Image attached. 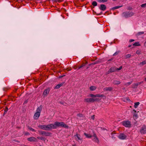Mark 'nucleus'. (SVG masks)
Here are the masks:
<instances>
[{
    "instance_id": "44",
    "label": "nucleus",
    "mask_w": 146,
    "mask_h": 146,
    "mask_svg": "<svg viewBox=\"0 0 146 146\" xmlns=\"http://www.w3.org/2000/svg\"><path fill=\"white\" fill-rule=\"evenodd\" d=\"M91 117L92 119L94 120V115H93Z\"/></svg>"
},
{
    "instance_id": "62",
    "label": "nucleus",
    "mask_w": 146,
    "mask_h": 146,
    "mask_svg": "<svg viewBox=\"0 0 146 146\" xmlns=\"http://www.w3.org/2000/svg\"><path fill=\"white\" fill-rule=\"evenodd\" d=\"M102 14V13H101L100 14V15H101Z\"/></svg>"
},
{
    "instance_id": "61",
    "label": "nucleus",
    "mask_w": 146,
    "mask_h": 146,
    "mask_svg": "<svg viewBox=\"0 0 146 146\" xmlns=\"http://www.w3.org/2000/svg\"><path fill=\"white\" fill-rule=\"evenodd\" d=\"M94 136H95V137L96 136V134H94Z\"/></svg>"
},
{
    "instance_id": "58",
    "label": "nucleus",
    "mask_w": 146,
    "mask_h": 146,
    "mask_svg": "<svg viewBox=\"0 0 146 146\" xmlns=\"http://www.w3.org/2000/svg\"><path fill=\"white\" fill-rule=\"evenodd\" d=\"M72 146H76V145H72Z\"/></svg>"
},
{
    "instance_id": "20",
    "label": "nucleus",
    "mask_w": 146,
    "mask_h": 146,
    "mask_svg": "<svg viewBox=\"0 0 146 146\" xmlns=\"http://www.w3.org/2000/svg\"><path fill=\"white\" fill-rule=\"evenodd\" d=\"M120 81L118 80H115L113 81V83L115 85L119 84H120Z\"/></svg>"
},
{
    "instance_id": "60",
    "label": "nucleus",
    "mask_w": 146,
    "mask_h": 146,
    "mask_svg": "<svg viewBox=\"0 0 146 146\" xmlns=\"http://www.w3.org/2000/svg\"><path fill=\"white\" fill-rule=\"evenodd\" d=\"M145 80L146 81V78L145 79Z\"/></svg>"
},
{
    "instance_id": "7",
    "label": "nucleus",
    "mask_w": 146,
    "mask_h": 146,
    "mask_svg": "<svg viewBox=\"0 0 146 146\" xmlns=\"http://www.w3.org/2000/svg\"><path fill=\"white\" fill-rule=\"evenodd\" d=\"M27 139L30 142H37V139L36 138H35L34 137H30L28 138Z\"/></svg>"
},
{
    "instance_id": "29",
    "label": "nucleus",
    "mask_w": 146,
    "mask_h": 146,
    "mask_svg": "<svg viewBox=\"0 0 146 146\" xmlns=\"http://www.w3.org/2000/svg\"><path fill=\"white\" fill-rule=\"evenodd\" d=\"M28 129H29L30 130L32 131H35V132L36 131V130L32 128V127H28Z\"/></svg>"
},
{
    "instance_id": "49",
    "label": "nucleus",
    "mask_w": 146,
    "mask_h": 146,
    "mask_svg": "<svg viewBox=\"0 0 146 146\" xmlns=\"http://www.w3.org/2000/svg\"><path fill=\"white\" fill-rule=\"evenodd\" d=\"M134 41V40L131 39L129 41L130 42H132L133 41Z\"/></svg>"
},
{
    "instance_id": "28",
    "label": "nucleus",
    "mask_w": 146,
    "mask_h": 146,
    "mask_svg": "<svg viewBox=\"0 0 146 146\" xmlns=\"http://www.w3.org/2000/svg\"><path fill=\"white\" fill-rule=\"evenodd\" d=\"M92 5L94 6H96L97 5V3L96 1H94L92 3Z\"/></svg>"
},
{
    "instance_id": "33",
    "label": "nucleus",
    "mask_w": 146,
    "mask_h": 146,
    "mask_svg": "<svg viewBox=\"0 0 146 146\" xmlns=\"http://www.w3.org/2000/svg\"><path fill=\"white\" fill-rule=\"evenodd\" d=\"M84 66V65H82L78 67V68L76 67V68H75L74 69H77V70H78L79 69H80V68H82Z\"/></svg>"
},
{
    "instance_id": "1",
    "label": "nucleus",
    "mask_w": 146,
    "mask_h": 146,
    "mask_svg": "<svg viewBox=\"0 0 146 146\" xmlns=\"http://www.w3.org/2000/svg\"><path fill=\"white\" fill-rule=\"evenodd\" d=\"M52 129H56L57 127H63L68 129V126L62 121H56L54 123H51Z\"/></svg>"
},
{
    "instance_id": "59",
    "label": "nucleus",
    "mask_w": 146,
    "mask_h": 146,
    "mask_svg": "<svg viewBox=\"0 0 146 146\" xmlns=\"http://www.w3.org/2000/svg\"><path fill=\"white\" fill-rule=\"evenodd\" d=\"M113 1H116V0H113Z\"/></svg>"
},
{
    "instance_id": "50",
    "label": "nucleus",
    "mask_w": 146,
    "mask_h": 146,
    "mask_svg": "<svg viewBox=\"0 0 146 146\" xmlns=\"http://www.w3.org/2000/svg\"><path fill=\"white\" fill-rule=\"evenodd\" d=\"M7 112L4 111V113L3 114V116H4L5 115L6 113Z\"/></svg>"
},
{
    "instance_id": "15",
    "label": "nucleus",
    "mask_w": 146,
    "mask_h": 146,
    "mask_svg": "<svg viewBox=\"0 0 146 146\" xmlns=\"http://www.w3.org/2000/svg\"><path fill=\"white\" fill-rule=\"evenodd\" d=\"M64 83L62 82L60 84H58L54 87V89H59L60 87L63 85Z\"/></svg>"
},
{
    "instance_id": "55",
    "label": "nucleus",
    "mask_w": 146,
    "mask_h": 146,
    "mask_svg": "<svg viewBox=\"0 0 146 146\" xmlns=\"http://www.w3.org/2000/svg\"><path fill=\"white\" fill-rule=\"evenodd\" d=\"M59 103H60L61 104H63V102H60Z\"/></svg>"
},
{
    "instance_id": "11",
    "label": "nucleus",
    "mask_w": 146,
    "mask_h": 146,
    "mask_svg": "<svg viewBox=\"0 0 146 146\" xmlns=\"http://www.w3.org/2000/svg\"><path fill=\"white\" fill-rule=\"evenodd\" d=\"M50 90L49 88H48L44 90V91L43 95L44 96H46L48 94Z\"/></svg>"
},
{
    "instance_id": "35",
    "label": "nucleus",
    "mask_w": 146,
    "mask_h": 146,
    "mask_svg": "<svg viewBox=\"0 0 146 146\" xmlns=\"http://www.w3.org/2000/svg\"><path fill=\"white\" fill-rule=\"evenodd\" d=\"M119 52H120L119 51H117L113 54V56H116L119 53Z\"/></svg>"
},
{
    "instance_id": "21",
    "label": "nucleus",
    "mask_w": 146,
    "mask_h": 146,
    "mask_svg": "<svg viewBox=\"0 0 146 146\" xmlns=\"http://www.w3.org/2000/svg\"><path fill=\"white\" fill-rule=\"evenodd\" d=\"M90 90L94 91L96 89V87L94 86H91L90 87Z\"/></svg>"
},
{
    "instance_id": "37",
    "label": "nucleus",
    "mask_w": 146,
    "mask_h": 146,
    "mask_svg": "<svg viewBox=\"0 0 146 146\" xmlns=\"http://www.w3.org/2000/svg\"><path fill=\"white\" fill-rule=\"evenodd\" d=\"M142 7H146V3L143 4L141 5Z\"/></svg>"
},
{
    "instance_id": "46",
    "label": "nucleus",
    "mask_w": 146,
    "mask_h": 146,
    "mask_svg": "<svg viewBox=\"0 0 146 146\" xmlns=\"http://www.w3.org/2000/svg\"><path fill=\"white\" fill-rule=\"evenodd\" d=\"M65 76V75H64L62 76H59V78H62L63 77H64V76Z\"/></svg>"
},
{
    "instance_id": "25",
    "label": "nucleus",
    "mask_w": 146,
    "mask_h": 146,
    "mask_svg": "<svg viewBox=\"0 0 146 146\" xmlns=\"http://www.w3.org/2000/svg\"><path fill=\"white\" fill-rule=\"evenodd\" d=\"M99 3H104L107 2L108 0H96Z\"/></svg>"
},
{
    "instance_id": "10",
    "label": "nucleus",
    "mask_w": 146,
    "mask_h": 146,
    "mask_svg": "<svg viewBox=\"0 0 146 146\" xmlns=\"http://www.w3.org/2000/svg\"><path fill=\"white\" fill-rule=\"evenodd\" d=\"M93 98H87L84 100V102L87 103L93 102Z\"/></svg>"
},
{
    "instance_id": "4",
    "label": "nucleus",
    "mask_w": 146,
    "mask_h": 146,
    "mask_svg": "<svg viewBox=\"0 0 146 146\" xmlns=\"http://www.w3.org/2000/svg\"><path fill=\"white\" fill-rule=\"evenodd\" d=\"M121 123L122 124L126 127H131V122L129 120L124 121Z\"/></svg>"
},
{
    "instance_id": "36",
    "label": "nucleus",
    "mask_w": 146,
    "mask_h": 146,
    "mask_svg": "<svg viewBox=\"0 0 146 146\" xmlns=\"http://www.w3.org/2000/svg\"><path fill=\"white\" fill-rule=\"evenodd\" d=\"M90 96L92 97H93V98L96 97V95H94L92 94H90Z\"/></svg>"
},
{
    "instance_id": "52",
    "label": "nucleus",
    "mask_w": 146,
    "mask_h": 146,
    "mask_svg": "<svg viewBox=\"0 0 146 146\" xmlns=\"http://www.w3.org/2000/svg\"><path fill=\"white\" fill-rule=\"evenodd\" d=\"M87 63H86L83 64L82 65H84V66H86V64H87Z\"/></svg>"
},
{
    "instance_id": "45",
    "label": "nucleus",
    "mask_w": 146,
    "mask_h": 146,
    "mask_svg": "<svg viewBox=\"0 0 146 146\" xmlns=\"http://www.w3.org/2000/svg\"><path fill=\"white\" fill-rule=\"evenodd\" d=\"M113 58H111L109 60H108V61H112V60H113Z\"/></svg>"
},
{
    "instance_id": "38",
    "label": "nucleus",
    "mask_w": 146,
    "mask_h": 146,
    "mask_svg": "<svg viewBox=\"0 0 146 146\" xmlns=\"http://www.w3.org/2000/svg\"><path fill=\"white\" fill-rule=\"evenodd\" d=\"M132 81L126 83V85H130V84H131L132 83Z\"/></svg>"
},
{
    "instance_id": "53",
    "label": "nucleus",
    "mask_w": 146,
    "mask_h": 146,
    "mask_svg": "<svg viewBox=\"0 0 146 146\" xmlns=\"http://www.w3.org/2000/svg\"><path fill=\"white\" fill-rule=\"evenodd\" d=\"M144 45L146 47V41L144 43Z\"/></svg>"
},
{
    "instance_id": "41",
    "label": "nucleus",
    "mask_w": 146,
    "mask_h": 146,
    "mask_svg": "<svg viewBox=\"0 0 146 146\" xmlns=\"http://www.w3.org/2000/svg\"><path fill=\"white\" fill-rule=\"evenodd\" d=\"M125 100L130 101V100L128 98H126L125 99Z\"/></svg>"
},
{
    "instance_id": "23",
    "label": "nucleus",
    "mask_w": 146,
    "mask_h": 146,
    "mask_svg": "<svg viewBox=\"0 0 146 146\" xmlns=\"http://www.w3.org/2000/svg\"><path fill=\"white\" fill-rule=\"evenodd\" d=\"M96 97H105V95L104 94H97L96 95Z\"/></svg>"
},
{
    "instance_id": "26",
    "label": "nucleus",
    "mask_w": 146,
    "mask_h": 146,
    "mask_svg": "<svg viewBox=\"0 0 146 146\" xmlns=\"http://www.w3.org/2000/svg\"><path fill=\"white\" fill-rule=\"evenodd\" d=\"M133 46H140V44L139 43V42H136L135 43H134L133 44Z\"/></svg>"
},
{
    "instance_id": "5",
    "label": "nucleus",
    "mask_w": 146,
    "mask_h": 146,
    "mask_svg": "<svg viewBox=\"0 0 146 146\" xmlns=\"http://www.w3.org/2000/svg\"><path fill=\"white\" fill-rule=\"evenodd\" d=\"M140 132L141 134H145L146 133V125H143L140 130Z\"/></svg>"
},
{
    "instance_id": "6",
    "label": "nucleus",
    "mask_w": 146,
    "mask_h": 146,
    "mask_svg": "<svg viewBox=\"0 0 146 146\" xmlns=\"http://www.w3.org/2000/svg\"><path fill=\"white\" fill-rule=\"evenodd\" d=\"M39 133L41 134L42 135L45 136H49L51 134L49 132L43 131H39Z\"/></svg>"
},
{
    "instance_id": "56",
    "label": "nucleus",
    "mask_w": 146,
    "mask_h": 146,
    "mask_svg": "<svg viewBox=\"0 0 146 146\" xmlns=\"http://www.w3.org/2000/svg\"><path fill=\"white\" fill-rule=\"evenodd\" d=\"M133 111H134L135 112H136V110H133Z\"/></svg>"
},
{
    "instance_id": "27",
    "label": "nucleus",
    "mask_w": 146,
    "mask_h": 146,
    "mask_svg": "<svg viewBox=\"0 0 146 146\" xmlns=\"http://www.w3.org/2000/svg\"><path fill=\"white\" fill-rule=\"evenodd\" d=\"M79 136L80 135L78 134H76V135H75V136L76 137V138H77L78 140H81V139L80 138Z\"/></svg>"
},
{
    "instance_id": "24",
    "label": "nucleus",
    "mask_w": 146,
    "mask_h": 146,
    "mask_svg": "<svg viewBox=\"0 0 146 146\" xmlns=\"http://www.w3.org/2000/svg\"><path fill=\"white\" fill-rule=\"evenodd\" d=\"M146 64V60H144L140 63L139 65L143 66L144 64Z\"/></svg>"
},
{
    "instance_id": "57",
    "label": "nucleus",
    "mask_w": 146,
    "mask_h": 146,
    "mask_svg": "<svg viewBox=\"0 0 146 146\" xmlns=\"http://www.w3.org/2000/svg\"><path fill=\"white\" fill-rule=\"evenodd\" d=\"M131 45H129V46H128V47H131Z\"/></svg>"
},
{
    "instance_id": "8",
    "label": "nucleus",
    "mask_w": 146,
    "mask_h": 146,
    "mask_svg": "<svg viewBox=\"0 0 146 146\" xmlns=\"http://www.w3.org/2000/svg\"><path fill=\"white\" fill-rule=\"evenodd\" d=\"M117 68L115 67H112L109 69V70L108 71V72L109 73L114 72L117 71Z\"/></svg>"
},
{
    "instance_id": "22",
    "label": "nucleus",
    "mask_w": 146,
    "mask_h": 146,
    "mask_svg": "<svg viewBox=\"0 0 146 146\" xmlns=\"http://www.w3.org/2000/svg\"><path fill=\"white\" fill-rule=\"evenodd\" d=\"M140 103L139 102L135 103H134V107L136 108L138 106L139 104Z\"/></svg>"
},
{
    "instance_id": "51",
    "label": "nucleus",
    "mask_w": 146,
    "mask_h": 146,
    "mask_svg": "<svg viewBox=\"0 0 146 146\" xmlns=\"http://www.w3.org/2000/svg\"><path fill=\"white\" fill-rule=\"evenodd\" d=\"M29 134L28 132H26L25 133V135H29Z\"/></svg>"
},
{
    "instance_id": "54",
    "label": "nucleus",
    "mask_w": 146,
    "mask_h": 146,
    "mask_svg": "<svg viewBox=\"0 0 146 146\" xmlns=\"http://www.w3.org/2000/svg\"><path fill=\"white\" fill-rule=\"evenodd\" d=\"M27 100H26L25 101L24 104H26L27 103Z\"/></svg>"
},
{
    "instance_id": "48",
    "label": "nucleus",
    "mask_w": 146,
    "mask_h": 146,
    "mask_svg": "<svg viewBox=\"0 0 146 146\" xmlns=\"http://www.w3.org/2000/svg\"><path fill=\"white\" fill-rule=\"evenodd\" d=\"M61 0H53V1H54L57 2V1H60Z\"/></svg>"
},
{
    "instance_id": "42",
    "label": "nucleus",
    "mask_w": 146,
    "mask_h": 146,
    "mask_svg": "<svg viewBox=\"0 0 146 146\" xmlns=\"http://www.w3.org/2000/svg\"><path fill=\"white\" fill-rule=\"evenodd\" d=\"M94 100H93V102H94L95 101H96L98 100V98H96L95 99H93Z\"/></svg>"
},
{
    "instance_id": "31",
    "label": "nucleus",
    "mask_w": 146,
    "mask_h": 146,
    "mask_svg": "<svg viewBox=\"0 0 146 146\" xmlns=\"http://www.w3.org/2000/svg\"><path fill=\"white\" fill-rule=\"evenodd\" d=\"M37 138L38 139H40L42 140H44V138L42 137H38Z\"/></svg>"
},
{
    "instance_id": "3",
    "label": "nucleus",
    "mask_w": 146,
    "mask_h": 146,
    "mask_svg": "<svg viewBox=\"0 0 146 146\" xmlns=\"http://www.w3.org/2000/svg\"><path fill=\"white\" fill-rule=\"evenodd\" d=\"M134 13L131 11H125L122 13V16L125 18H128L131 17Z\"/></svg>"
},
{
    "instance_id": "34",
    "label": "nucleus",
    "mask_w": 146,
    "mask_h": 146,
    "mask_svg": "<svg viewBox=\"0 0 146 146\" xmlns=\"http://www.w3.org/2000/svg\"><path fill=\"white\" fill-rule=\"evenodd\" d=\"M136 54L139 55L141 53V51L140 50H137L136 52Z\"/></svg>"
},
{
    "instance_id": "43",
    "label": "nucleus",
    "mask_w": 146,
    "mask_h": 146,
    "mask_svg": "<svg viewBox=\"0 0 146 146\" xmlns=\"http://www.w3.org/2000/svg\"><path fill=\"white\" fill-rule=\"evenodd\" d=\"M8 110V108L7 107H6V108L4 110V111L7 112Z\"/></svg>"
},
{
    "instance_id": "40",
    "label": "nucleus",
    "mask_w": 146,
    "mask_h": 146,
    "mask_svg": "<svg viewBox=\"0 0 146 146\" xmlns=\"http://www.w3.org/2000/svg\"><path fill=\"white\" fill-rule=\"evenodd\" d=\"M137 114L135 113H134L133 115V117H135L136 119L137 117Z\"/></svg>"
},
{
    "instance_id": "32",
    "label": "nucleus",
    "mask_w": 146,
    "mask_h": 146,
    "mask_svg": "<svg viewBox=\"0 0 146 146\" xmlns=\"http://www.w3.org/2000/svg\"><path fill=\"white\" fill-rule=\"evenodd\" d=\"M131 55L130 54H127V55H126L125 56V58L127 59V58H129L131 57Z\"/></svg>"
},
{
    "instance_id": "18",
    "label": "nucleus",
    "mask_w": 146,
    "mask_h": 146,
    "mask_svg": "<svg viewBox=\"0 0 146 146\" xmlns=\"http://www.w3.org/2000/svg\"><path fill=\"white\" fill-rule=\"evenodd\" d=\"M122 6H123V5H121V6H117L111 8V9L113 10L115 9L119 8L120 7H122Z\"/></svg>"
},
{
    "instance_id": "19",
    "label": "nucleus",
    "mask_w": 146,
    "mask_h": 146,
    "mask_svg": "<svg viewBox=\"0 0 146 146\" xmlns=\"http://www.w3.org/2000/svg\"><path fill=\"white\" fill-rule=\"evenodd\" d=\"M84 134L86 136V137L87 138H90L92 137V136L90 134H87L86 133H84Z\"/></svg>"
},
{
    "instance_id": "12",
    "label": "nucleus",
    "mask_w": 146,
    "mask_h": 146,
    "mask_svg": "<svg viewBox=\"0 0 146 146\" xmlns=\"http://www.w3.org/2000/svg\"><path fill=\"white\" fill-rule=\"evenodd\" d=\"M40 114L36 112L34 114L33 117L35 119H37L40 116Z\"/></svg>"
},
{
    "instance_id": "13",
    "label": "nucleus",
    "mask_w": 146,
    "mask_h": 146,
    "mask_svg": "<svg viewBox=\"0 0 146 146\" xmlns=\"http://www.w3.org/2000/svg\"><path fill=\"white\" fill-rule=\"evenodd\" d=\"M42 106L40 105V106L38 107L36 109V112L40 114V113L42 109Z\"/></svg>"
},
{
    "instance_id": "9",
    "label": "nucleus",
    "mask_w": 146,
    "mask_h": 146,
    "mask_svg": "<svg viewBox=\"0 0 146 146\" xmlns=\"http://www.w3.org/2000/svg\"><path fill=\"white\" fill-rule=\"evenodd\" d=\"M127 136L123 133H121L119 135V138L121 139H126Z\"/></svg>"
},
{
    "instance_id": "16",
    "label": "nucleus",
    "mask_w": 146,
    "mask_h": 146,
    "mask_svg": "<svg viewBox=\"0 0 146 146\" xmlns=\"http://www.w3.org/2000/svg\"><path fill=\"white\" fill-rule=\"evenodd\" d=\"M143 83V82H138L136 83H135L134 84H133V87L134 88H137V86L141 84L142 83Z\"/></svg>"
},
{
    "instance_id": "47",
    "label": "nucleus",
    "mask_w": 146,
    "mask_h": 146,
    "mask_svg": "<svg viewBox=\"0 0 146 146\" xmlns=\"http://www.w3.org/2000/svg\"><path fill=\"white\" fill-rule=\"evenodd\" d=\"M132 8L131 7H128L127 9L128 10H131L132 9Z\"/></svg>"
},
{
    "instance_id": "30",
    "label": "nucleus",
    "mask_w": 146,
    "mask_h": 146,
    "mask_svg": "<svg viewBox=\"0 0 146 146\" xmlns=\"http://www.w3.org/2000/svg\"><path fill=\"white\" fill-rule=\"evenodd\" d=\"M144 33V32L143 31L139 32L137 33V35L139 36L141 35H142Z\"/></svg>"
},
{
    "instance_id": "2",
    "label": "nucleus",
    "mask_w": 146,
    "mask_h": 146,
    "mask_svg": "<svg viewBox=\"0 0 146 146\" xmlns=\"http://www.w3.org/2000/svg\"><path fill=\"white\" fill-rule=\"evenodd\" d=\"M38 127L41 129L46 131L49 130L51 129H52L51 124L47 125H38Z\"/></svg>"
},
{
    "instance_id": "14",
    "label": "nucleus",
    "mask_w": 146,
    "mask_h": 146,
    "mask_svg": "<svg viewBox=\"0 0 146 146\" xmlns=\"http://www.w3.org/2000/svg\"><path fill=\"white\" fill-rule=\"evenodd\" d=\"M100 9L104 11L106 9V7L105 5L104 4H102L100 6Z\"/></svg>"
},
{
    "instance_id": "39",
    "label": "nucleus",
    "mask_w": 146,
    "mask_h": 146,
    "mask_svg": "<svg viewBox=\"0 0 146 146\" xmlns=\"http://www.w3.org/2000/svg\"><path fill=\"white\" fill-rule=\"evenodd\" d=\"M122 68V66H121L119 68H117V70H121Z\"/></svg>"
},
{
    "instance_id": "17",
    "label": "nucleus",
    "mask_w": 146,
    "mask_h": 146,
    "mask_svg": "<svg viewBox=\"0 0 146 146\" xmlns=\"http://www.w3.org/2000/svg\"><path fill=\"white\" fill-rule=\"evenodd\" d=\"M113 89V88L111 87H109L105 88L104 89V91H111Z\"/></svg>"
}]
</instances>
